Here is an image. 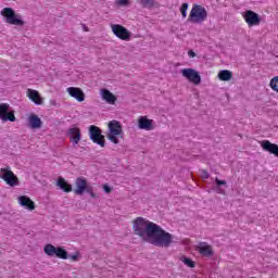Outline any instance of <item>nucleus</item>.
Listing matches in <instances>:
<instances>
[{
	"label": "nucleus",
	"instance_id": "nucleus-32",
	"mask_svg": "<svg viewBox=\"0 0 278 278\" xmlns=\"http://www.w3.org/2000/svg\"><path fill=\"white\" fill-rule=\"evenodd\" d=\"M103 190L106 194H110V192H112V187H110L109 185H103Z\"/></svg>",
	"mask_w": 278,
	"mask_h": 278
},
{
	"label": "nucleus",
	"instance_id": "nucleus-9",
	"mask_svg": "<svg viewBox=\"0 0 278 278\" xmlns=\"http://www.w3.org/2000/svg\"><path fill=\"white\" fill-rule=\"evenodd\" d=\"M112 31L116 36V38H119V40H129L131 38V33L125 28V26L121 24H113Z\"/></svg>",
	"mask_w": 278,
	"mask_h": 278
},
{
	"label": "nucleus",
	"instance_id": "nucleus-25",
	"mask_svg": "<svg viewBox=\"0 0 278 278\" xmlns=\"http://www.w3.org/2000/svg\"><path fill=\"white\" fill-rule=\"evenodd\" d=\"M55 257H59L60 260H68V252L64 248L58 247Z\"/></svg>",
	"mask_w": 278,
	"mask_h": 278
},
{
	"label": "nucleus",
	"instance_id": "nucleus-20",
	"mask_svg": "<svg viewBox=\"0 0 278 278\" xmlns=\"http://www.w3.org/2000/svg\"><path fill=\"white\" fill-rule=\"evenodd\" d=\"M30 129H40L42 127V119L38 115L33 114L28 118Z\"/></svg>",
	"mask_w": 278,
	"mask_h": 278
},
{
	"label": "nucleus",
	"instance_id": "nucleus-17",
	"mask_svg": "<svg viewBox=\"0 0 278 278\" xmlns=\"http://www.w3.org/2000/svg\"><path fill=\"white\" fill-rule=\"evenodd\" d=\"M100 94L103 101H105V103H109V105H114V103H116L117 101L116 96H114V93H112V91H110L109 89H101Z\"/></svg>",
	"mask_w": 278,
	"mask_h": 278
},
{
	"label": "nucleus",
	"instance_id": "nucleus-21",
	"mask_svg": "<svg viewBox=\"0 0 278 278\" xmlns=\"http://www.w3.org/2000/svg\"><path fill=\"white\" fill-rule=\"evenodd\" d=\"M56 186L60 188V190H63V192H73V185L68 184L64 178L59 177L56 180Z\"/></svg>",
	"mask_w": 278,
	"mask_h": 278
},
{
	"label": "nucleus",
	"instance_id": "nucleus-7",
	"mask_svg": "<svg viewBox=\"0 0 278 278\" xmlns=\"http://www.w3.org/2000/svg\"><path fill=\"white\" fill-rule=\"evenodd\" d=\"M182 77L185 79H188V81H191V84H194L195 86H199L201 84V74L197 72L193 68H184L180 71Z\"/></svg>",
	"mask_w": 278,
	"mask_h": 278
},
{
	"label": "nucleus",
	"instance_id": "nucleus-31",
	"mask_svg": "<svg viewBox=\"0 0 278 278\" xmlns=\"http://www.w3.org/2000/svg\"><path fill=\"white\" fill-rule=\"evenodd\" d=\"M201 175L203 179H210V173H207V170L202 169L201 170Z\"/></svg>",
	"mask_w": 278,
	"mask_h": 278
},
{
	"label": "nucleus",
	"instance_id": "nucleus-37",
	"mask_svg": "<svg viewBox=\"0 0 278 278\" xmlns=\"http://www.w3.org/2000/svg\"><path fill=\"white\" fill-rule=\"evenodd\" d=\"M51 104H52V105H55V101L51 100Z\"/></svg>",
	"mask_w": 278,
	"mask_h": 278
},
{
	"label": "nucleus",
	"instance_id": "nucleus-23",
	"mask_svg": "<svg viewBox=\"0 0 278 278\" xmlns=\"http://www.w3.org/2000/svg\"><path fill=\"white\" fill-rule=\"evenodd\" d=\"M43 253H46V255L49 257H55L58 254V248L51 243H48L43 247Z\"/></svg>",
	"mask_w": 278,
	"mask_h": 278
},
{
	"label": "nucleus",
	"instance_id": "nucleus-11",
	"mask_svg": "<svg viewBox=\"0 0 278 278\" xmlns=\"http://www.w3.org/2000/svg\"><path fill=\"white\" fill-rule=\"evenodd\" d=\"M243 18L245 23H248L249 27H255L262 23V17H260V14L251 10H247L243 13Z\"/></svg>",
	"mask_w": 278,
	"mask_h": 278
},
{
	"label": "nucleus",
	"instance_id": "nucleus-38",
	"mask_svg": "<svg viewBox=\"0 0 278 278\" xmlns=\"http://www.w3.org/2000/svg\"><path fill=\"white\" fill-rule=\"evenodd\" d=\"M0 216H1V212H0Z\"/></svg>",
	"mask_w": 278,
	"mask_h": 278
},
{
	"label": "nucleus",
	"instance_id": "nucleus-10",
	"mask_svg": "<svg viewBox=\"0 0 278 278\" xmlns=\"http://www.w3.org/2000/svg\"><path fill=\"white\" fill-rule=\"evenodd\" d=\"M75 186L74 193L77 195H81L84 192H91V186L88 185V180L85 177L76 178Z\"/></svg>",
	"mask_w": 278,
	"mask_h": 278
},
{
	"label": "nucleus",
	"instance_id": "nucleus-27",
	"mask_svg": "<svg viewBox=\"0 0 278 278\" xmlns=\"http://www.w3.org/2000/svg\"><path fill=\"white\" fill-rule=\"evenodd\" d=\"M140 5L148 10L155 7V0H140Z\"/></svg>",
	"mask_w": 278,
	"mask_h": 278
},
{
	"label": "nucleus",
	"instance_id": "nucleus-5",
	"mask_svg": "<svg viewBox=\"0 0 278 278\" xmlns=\"http://www.w3.org/2000/svg\"><path fill=\"white\" fill-rule=\"evenodd\" d=\"M89 138L94 144L99 147H105V136H103V130L96 125L89 127Z\"/></svg>",
	"mask_w": 278,
	"mask_h": 278
},
{
	"label": "nucleus",
	"instance_id": "nucleus-28",
	"mask_svg": "<svg viewBox=\"0 0 278 278\" xmlns=\"http://www.w3.org/2000/svg\"><path fill=\"white\" fill-rule=\"evenodd\" d=\"M269 86L271 90H274L275 92H278V76H275L274 78H271Z\"/></svg>",
	"mask_w": 278,
	"mask_h": 278
},
{
	"label": "nucleus",
	"instance_id": "nucleus-6",
	"mask_svg": "<svg viewBox=\"0 0 278 278\" xmlns=\"http://www.w3.org/2000/svg\"><path fill=\"white\" fill-rule=\"evenodd\" d=\"M0 121L2 123H16V116L14 115V110L8 103L0 104Z\"/></svg>",
	"mask_w": 278,
	"mask_h": 278
},
{
	"label": "nucleus",
	"instance_id": "nucleus-8",
	"mask_svg": "<svg viewBox=\"0 0 278 278\" xmlns=\"http://www.w3.org/2000/svg\"><path fill=\"white\" fill-rule=\"evenodd\" d=\"M0 179H3L8 186L14 188V186H18V178L14 173L8 168H2L0 172Z\"/></svg>",
	"mask_w": 278,
	"mask_h": 278
},
{
	"label": "nucleus",
	"instance_id": "nucleus-34",
	"mask_svg": "<svg viewBox=\"0 0 278 278\" xmlns=\"http://www.w3.org/2000/svg\"><path fill=\"white\" fill-rule=\"evenodd\" d=\"M188 55L189 58H197V53L194 52V50H189Z\"/></svg>",
	"mask_w": 278,
	"mask_h": 278
},
{
	"label": "nucleus",
	"instance_id": "nucleus-29",
	"mask_svg": "<svg viewBox=\"0 0 278 278\" xmlns=\"http://www.w3.org/2000/svg\"><path fill=\"white\" fill-rule=\"evenodd\" d=\"M180 14L182 16V18H186V16H188V3H182L180 7Z\"/></svg>",
	"mask_w": 278,
	"mask_h": 278
},
{
	"label": "nucleus",
	"instance_id": "nucleus-15",
	"mask_svg": "<svg viewBox=\"0 0 278 278\" xmlns=\"http://www.w3.org/2000/svg\"><path fill=\"white\" fill-rule=\"evenodd\" d=\"M67 92H68L70 97H73L79 103H81L83 101H86V94L84 93V91L81 89H79L77 87H68Z\"/></svg>",
	"mask_w": 278,
	"mask_h": 278
},
{
	"label": "nucleus",
	"instance_id": "nucleus-22",
	"mask_svg": "<svg viewBox=\"0 0 278 278\" xmlns=\"http://www.w3.org/2000/svg\"><path fill=\"white\" fill-rule=\"evenodd\" d=\"M232 78H233V73L229 70H222L218 73V79H220V81H231Z\"/></svg>",
	"mask_w": 278,
	"mask_h": 278
},
{
	"label": "nucleus",
	"instance_id": "nucleus-33",
	"mask_svg": "<svg viewBox=\"0 0 278 278\" xmlns=\"http://www.w3.org/2000/svg\"><path fill=\"white\" fill-rule=\"evenodd\" d=\"M70 260H73V262H77V260H79V254H73V255H68Z\"/></svg>",
	"mask_w": 278,
	"mask_h": 278
},
{
	"label": "nucleus",
	"instance_id": "nucleus-4",
	"mask_svg": "<svg viewBox=\"0 0 278 278\" xmlns=\"http://www.w3.org/2000/svg\"><path fill=\"white\" fill-rule=\"evenodd\" d=\"M123 134V125L121 122L113 119L109 122V134L108 139L113 142V144H118V136Z\"/></svg>",
	"mask_w": 278,
	"mask_h": 278
},
{
	"label": "nucleus",
	"instance_id": "nucleus-26",
	"mask_svg": "<svg viewBox=\"0 0 278 278\" xmlns=\"http://www.w3.org/2000/svg\"><path fill=\"white\" fill-rule=\"evenodd\" d=\"M180 261L182 262V264L185 266H188L189 268H194L197 266V264L194 263V261H192V258L187 257V256H182L180 258Z\"/></svg>",
	"mask_w": 278,
	"mask_h": 278
},
{
	"label": "nucleus",
	"instance_id": "nucleus-36",
	"mask_svg": "<svg viewBox=\"0 0 278 278\" xmlns=\"http://www.w3.org/2000/svg\"><path fill=\"white\" fill-rule=\"evenodd\" d=\"M83 27H84V30H85V31H88V26L83 25Z\"/></svg>",
	"mask_w": 278,
	"mask_h": 278
},
{
	"label": "nucleus",
	"instance_id": "nucleus-14",
	"mask_svg": "<svg viewBox=\"0 0 278 278\" xmlns=\"http://www.w3.org/2000/svg\"><path fill=\"white\" fill-rule=\"evenodd\" d=\"M261 147L263 151H266L267 153L275 155V157H278V144L273 143L269 140H263Z\"/></svg>",
	"mask_w": 278,
	"mask_h": 278
},
{
	"label": "nucleus",
	"instance_id": "nucleus-1",
	"mask_svg": "<svg viewBox=\"0 0 278 278\" xmlns=\"http://www.w3.org/2000/svg\"><path fill=\"white\" fill-rule=\"evenodd\" d=\"M132 229L136 236L142 239L143 242L168 249L173 244V236L164 230L160 225L147 220L144 217H137L134 220Z\"/></svg>",
	"mask_w": 278,
	"mask_h": 278
},
{
	"label": "nucleus",
	"instance_id": "nucleus-13",
	"mask_svg": "<svg viewBox=\"0 0 278 278\" xmlns=\"http://www.w3.org/2000/svg\"><path fill=\"white\" fill-rule=\"evenodd\" d=\"M67 134L70 136V141L72 142L73 147L79 144V141L81 140V130H79V128H70L67 130Z\"/></svg>",
	"mask_w": 278,
	"mask_h": 278
},
{
	"label": "nucleus",
	"instance_id": "nucleus-18",
	"mask_svg": "<svg viewBox=\"0 0 278 278\" xmlns=\"http://www.w3.org/2000/svg\"><path fill=\"white\" fill-rule=\"evenodd\" d=\"M18 203L20 205H22V207H24L25 210H29L30 212L33 210H36V204L34 203V201H31V199L27 195H22L18 198Z\"/></svg>",
	"mask_w": 278,
	"mask_h": 278
},
{
	"label": "nucleus",
	"instance_id": "nucleus-2",
	"mask_svg": "<svg viewBox=\"0 0 278 278\" xmlns=\"http://www.w3.org/2000/svg\"><path fill=\"white\" fill-rule=\"evenodd\" d=\"M204 21H207V10H205V8L201 4H193L188 17V22L203 23Z\"/></svg>",
	"mask_w": 278,
	"mask_h": 278
},
{
	"label": "nucleus",
	"instance_id": "nucleus-24",
	"mask_svg": "<svg viewBox=\"0 0 278 278\" xmlns=\"http://www.w3.org/2000/svg\"><path fill=\"white\" fill-rule=\"evenodd\" d=\"M215 184L217 194H225V190L220 187L225 186L227 188V180H220L218 178H215Z\"/></svg>",
	"mask_w": 278,
	"mask_h": 278
},
{
	"label": "nucleus",
	"instance_id": "nucleus-19",
	"mask_svg": "<svg viewBox=\"0 0 278 278\" xmlns=\"http://www.w3.org/2000/svg\"><path fill=\"white\" fill-rule=\"evenodd\" d=\"M28 99H30L35 105H42L43 103L40 93L34 89H28Z\"/></svg>",
	"mask_w": 278,
	"mask_h": 278
},
{
	"label": "nucleus",
	"instance_id": "nucleus-16",
	"mask_svg": "<svg viewBox=\"0 0 278 278\" xmlns=\"http://www.w3.org/2000/svg\"><path fill=\"white\" fill-rule=\"evenodd\" d=\"M138 127L139 129H144L146 131H152V129H155L153 126V119H149L146 116L139 117Z\"/></svg>",
	"mask_w": 278,
	"mask_h": 278
},
{
	"label": "nucleus",
	"instance_id": "nucleus-35",
	"mask_svg": "<svg viewBox=\"0 0 278 278\" xmlns=\"http://www.w3.org/2000/svg\"><path fill=\"white\" fill-rule=\"evenodd\" d=\"M87 194H90V197L92 199H94L97 197V194H94V192H92V187H91V191L90 192H87Z\"/></svg>",
	"mask_w": 278,
	"mask_h": 278
},
{
	"label": "nucleus",
	"instance_id": "nucleus-30",
	"mask_svg": "<svg viewBox=\"0 0 278 278\" xmlns=\"http://www.w3.org/2000/svg\"><path fill=\"white\" fill-rule=\"evenodd\" d=\"M117 5H122V7L129 5V0H117Z\"/></svg>",
	"mask_w": 278,
	"mask_h": 278
},
{
	"label": "nucleus",
	"instance_id": "nucleus-3",
	"mask_svg": "<svg viewBox=\"0 0 278 278\" xmlns=\"http://www.w3.org/2000/svg\"><path fill=\"white\" fill-rule=\"evenodd\" d=\"M1 15L5 18V23H8L9 25H16L17 27H23V25H25V21H23V17L16 14V12H14V9L12 8H4L1 11Z\"/></svg>",
	"mask_w": 278,
	"mask_h": 278
},
{
	"label": "nucleus",
	"instance_id": "nucleus-12",
	"mask_svg": "<svg viewBox=\"0 0 278 278\" xmlns=\"http://www.w3.org/2000/svg\"><path fill=\"white\" fill-rule=\"evenodd\" d=\"M197 251H199L200 255L203 257H214V250L207 242H200L197 247Z\"/></svg>",
	"mask_w": 278,
	"mask_h": 278
}]
</instances>
